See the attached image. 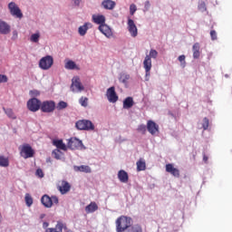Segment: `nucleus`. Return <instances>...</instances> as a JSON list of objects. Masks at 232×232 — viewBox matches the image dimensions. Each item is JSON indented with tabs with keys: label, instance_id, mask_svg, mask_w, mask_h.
I'll return each mask as SVG.
<instances>
[{
	"label": "nucleus",
	"instance_id": "obj_20",
	"mask_svg": "<svg viewBox=\"0 0 232 232\" xmlns=\"http://www.w3.org/2000/svg\"><path fill=\"white\" fill-rule=\"evenodd\" d=\"M118 179H119L120 182L126 184L128 182V180H130V176H128V172H126V170L121 169L118 172Z\"/></svg>",
	"mask_w": 232,
	"mask_h": 232
},
{
	"label": "nucleus",
	"instance_id": "obj_54",
	"mask_svg": "<svg viewBox=\"0 0 232 232\" xmlns=\"http://www.w3.org/2000/svg\"><path fill=\"white\" fill-rule=\"evenodd\" d=\"M32 93H34V95H39V92L37 91L32 92Z\"/></svg>",
	"mask_w": 232,
	"mask_h": 232
},
{
	"label": "nucleus",
	"instance_id": "obj_36",
	"mask_svg": "<svg viewBox=\"0 0 232 232\" xmlns=\"http://www.w3.org/2000/svg\"><path fill=\"white\" fill-rule=\"evenodd\" d=\"M57 110L61 111V110H66V108H68V103L66 102H63L61 101L58 104H57Z\"/></svg>",
	"mask_w": 232,
	"mask_h": 232
},
{
	"label": "nucleus",
	"instance_id": "obj_15",
	"mask_svg": "<svg viewBox=\"0 0 232 232\" xmlns=\"http://www.w3.org/2000/svg\"><path fill=\"white\" fill-rule=\"evenodd\" d=\"M147 130L150 135H155L156 133H159V125L155 123V121L150 120L147 122Z\"/></svg>",
	"mask_w": 232,
	"mask_h": 232
},
{
	"label": "nucleus",
	"instance_id": "obj_24",
	"mask_svg": "<svg viewBox=\"0 0 232 232\" xmlns=\"http://www.w3.org/2000/svg\"><path fill=\"white\" fill-rule=\"evenodd\" d=\"M53 144L57 148L56 150H62L63 151H66L68 150V147H66V144L63 142V140H54Z\"/></svg>",
	"mask_w": 232,
	"mask_h": 232
},
{
	"label": "nucleus",
	"instance_id": "obj_28",
	"mask_svg": "<svg viewBox=\"0 0 232 232\" xmlns=\"http://www.w3.org/2000/svg\"><path fill=\"white\" fill-rule=\"evenodd\" d=\"M133 104H135V102H133V98H131V97H127L123 101V108H124V110H130V108H131L133 106Z\"/></svg>",
	"mask_w": 232,
	"mask_h": 232
},
{
	"label": "nucleus",
	"instance_id": "obj_45",
	"mask_svg": "<svg viewBox=\"0 0 232 232\" xmlns=\"http://www.w3.org/2000/svg\"><path fill=\"white\" fill-rule=\"evenodd\" d=\"M2 82H8V77L5 74H0V84Z\"/></svg>",
	"mask_w": 232,
	"mask_h": 232
},
{
	"label": "nucleus",
	"instance_id": "obj_26",
	"mask_svg": "<svg viewBox=\"0 0 232 232\" xmlns=\"http://www.w3.org/2000/svg\"><path fill=\"white\" fill-rule=\"evenodd\" d=\"M74 171H81L82 173H90L92 168L88 165L74 166Z\"/></svg>",
	"mask_w": 232,
	"mask_h": 232
},
{
	"label": "nucleus",
	"instance_id": "obj_9",
	"mask_svg": "<svg viewBox=\"0 0 232 232\" xmlns=\"http://www.w3.org/2000/svg\"><path fill=\"white\" fill-rule=\"evenodd\" d=\"M27 108L30 111H39L41 110V101L32 98L27 102Z\"/></svg>",
	"mask_w": 232,
	"mask_h": 232
},
{
	"label": "nucleus",
	"instance_id": "obj_50",
	"mask_svg": "<svg viewBox=\"0 0 232 232\" xmlns=\"http://www.w3.org/2000/svg\"><path fill=\"white\" fill-rule=\"evenodd\" d=\"M13 39L14 40L17 39V31L13 32Z\"/></svg>",
	"mask_w": 232,
	"mask_h": 232
},
{
	"label": "nucleus",
	"instance_id": "obj_10",
	"mask_svg": "<svg viewBox=\"0 0 232 232\" xmlns=\"http://www.w3.org/2000/svg\"><path fill=\"white\" fill-rule=\"evenodd\" d=\"M8 8L10 10V14L18 19H23V13L17 5L14 2L9 3Z\"/></svg>",
	"mask_w": 232,
	"mask_h": 232
},
{
	"label": "nucleus",
	"instance_id": "obj_52",
	"mask_svg": "<svg viewBox=\"0 0 232 232\" xmlns=\"http://www.w3.org/2000/svg\"><path fill=\"white\" fill-rule=\"evenodd\" d=\"M64 229L65 232H72V229H68V227H66V228H63Z\"/></svg>",
	"mask_w": 232,
	"mask_h": 232
},
{
	"label": "nucleus",
	"instance_id": "obj_40",
	"mask_svg": "<svg viewBox=\"0 0 232 232\" xmlns=\"http://www.w3.org/2000/svg\"><path fill=\"white\" fill-rule=\"evenodd\" d=\"M147 128L148 127H146V125H144V124L139 125L138 131H140V133H142L144 135V134H146Z\"/></svg>",
	"mask_w": 232,
	"mask_h": 232
},
{
	"label": "nucleus",
	"instance_id": "obj_47",
	"mask_svg": "<svg viewBox=\"0 0 232 232\" xmlns=\"http://www.w3.org/2000/svg\"><path fill=\"white\" fill-rule=\"evenodd\" d=\"M150 6H151V4H150V1H146L144 5L145 10H150Z\"/></svg>",
	"mask_w": 232,
	"mask_h": 232
},
{
	"label": "nucleus",
	"instance_id": "obj_4",
	"mask_svg": "<svg viewBox=\"0 0 232 232\" xmlns=\"http://www.w3.org/2000/svg\"><path fill=\"white\" fill-rule=\"evenodd\" d=\"M41 202L44 208H52L53 204H59V198L57 196L44 195L41 198Z\"/></svg>",
	"mask_w": 232,
	"mask_h": 232
},
{
	"label": "nucleus",
	"instance_id": "obj_18",
	"mask_svg": "<svg viewBox=\"0 0 232 232\" xmlns=\"http://www.w3.org/2000/svg\"><path fill=\"white\" fill-rule=\"evenodd\" d=\"M99 30L100 32H102V34H103V35H105V37L110 38L111 37V35H113V33L111 32V28L106 25V24L100 25Z\"/></svg>",
	"mask_w": 232,
	"mask_h": 232
},
{
	"label": "nucleus",
	"instance_id": "obj_3",
	"mask_svg": "<svg viewBox=\"0 0 232 232\" xmlns=\"http://www.w3.org/2000/svg\"><path fill=\"white\" fill-rule=\"evenodd\" d=\"M77 130H83L85 131H93L95 125L90 120H80L75 124Z\"/></svg>",
	"mask_w": 232,
	"mask_h": 232
},
{
	"label": "nucleus",
	"instance_id": "obj_11",
	"mask_svg": "<svg viewBox=\"0 0 232 232\" xmlns=\"http://www.w3.org/2000/svg\"><path fill=\"white\" fill-rule=\"evenodd\" d=\"M21 155L24 159H31L34 157V149L29 144H24L21 149Z\"/></svg>",
	"mask_w": 232,
	"mask_h": 232
},
{
	"label": "nucleus",
	"instance_id": "obj_7",
	"mask_svg": "<svg viewBox=\"0 0 232 232\" xmlns=\"http://www.w3.org/2000/svg\"><path fill=\"white\" fill-rule=\"evenodd\" d=\"M71 90L76 93L84 92V85L81 82V78H79V76H74L72 79Z\"/></svg>",
	"mask_w": 232,
	"mask_h": 232
},
{
	"label": "nucleus",
	"instance_id": "obj_31",
	"mask_svg": "<svg viewBox=\"0 0 232 232\" xmlns=\"http://www.w3.org/2000/svg\"><path fill=\"white\" fill-rule=\"evenodd\" d=\"M0 166L2 168H8L10 166V161H9L8 158L0 156Z\"/></svg>",
	"mask_w": 232,
	"mask_h": 232
},
{
	"label": "nucleus",
	"instance_id": "obj_33",
	"mask_svg": "<svg viewBox=\"0 0 232 232\" xmlns=\"http://www.w3.org/2000/svg\"><path fill=\"white\" fill-rule=\"evenodd\" d=\"M4 111H5V115H7V117H9V119H13V120L17 119V116H15V113H14V111L12 109H5L4 108Z\"/></svg>",
	"mask_w": 232,
	"mask_h": 232
},
{
	"label": "nucleus",
	"instance_id": "obj_6",
	"mask_svg": "<svg viewBox=\"0 0 232 232\" xmlns=\"http://www.w3.org/2000/svg\"><path fill=\"white\" fill-rule=\"evenodd\" d=\"M67 148L70 150H86V147L82 144V140L77 138L69 139Z\"/></svg>",
	"mask_w": 232,
	"mask_h": 232
},
{
	"label": "nucleus",
	"instance_id": "obj_43",
	"mask_svg": "<svg viewBox=\"0 0 232 232\" xmlns=\"http://www.w3.org/2000/svg\"><path fill=\"white\" fill-rule=\"evenodd\" d=\"M35 175L36 177H39V179H43V177H44V172H43V169H37Z\"/></svg>",
	"mask_w": 232,
	"mask_h": 232
},
{
	"label": "nucleus",
	"instance_id": "obj_55",
	"mask_svg": "<svg viewBox=\"0 0 232 232\" xmlns=\"http://www.w3.org/2000/svg\"><path fill=\"white\" fill-rule=\"evenodd\" d=\"M44 217H45L44 214L40 215V218H41V219L44 218Z\"/></svg>",
	"mask_w": 232,
	"mask_h": 232
},
{
	"label": "nucleus",
	"instance_id": "obj_48",
	"mask_svg": "<svg viewBox=\"0 0 232 232\" xmlns=\"http://www.w3.org/2000/svg\"><path fill=\"white\" fill-rule=\"evenodd\" d=\"M127 79H130V76L127 75V76H125V78H122V76H121V77L120 78V81H121V82H123V84H124V83H126V80H127Z\"/></svg>",
	"mask_w": 232,
	"mask_h": 232
},
{
	"label": "nucleus",
	"instance_id": "obj_16",
	"mask_svg": "<svg viewBox=\"0 0 232 232\" xmlns=\"http://www.w3.org/2000/svg\"><path fill=\"white\" fill-rule=\"evenodd\" d=\"M72 189V185L66 180H62L61 185L58 186V190L62 195H66Z\"/></svg>",
	"mask_w": 232,
	"mask_h": 232
},
{
	"label": "nucleus",
	"instance_id": "obj_1",
	"mask_svg": "<svg viewBox=\"0 0 232 232\" xmlns=\"http://www.w3.org/2000/svg\"><path fill=\"white\" fill-rule=\"evenodd\" d=\"M131 218L126 216H121L116 219V231L117 232H126L130 226H131Z\"/></svg>",
	"mask_w": 232,
	"mask_h": 232
},
{
	"label": "nucleus",
	"instance_id": "obj_39",
	"mask_svg": "<svg viewBox=\"0 0 232 232\" xmlns=\"http://www.w3.org/2000/svg\"><path fill=\"white\" fill-rule=\"evenodd\" d=\"M202 128L203 130H208V128H209V119L208 118L203 119Z\"/></svg>",
	"mask_w": 232,
	"mask_h": 232
},
{
	"label": "nucleus",
	"instance_id": "obj_51",
	"mask_svg": "<svg viewBox=\"0 0 232 232\" xmlns=\"http://www.w3.org/2000/svg\"><path fill=\"white\" fill-rule=\"evenodd\" d=\"M48 226H50V225L48 224V222H44L43 227L46 228V227H48Z\"/></svg>",
	"mask_w": 232,
	"mask_h": 232
},
{
	"label": "nucleus",
	"instance_id": "obj_37",
	"mask_svg": "<svg viewBox=\"0 0 232 232\" xmlns=\"http://www.w3.org/2000/svg\"><path fill=\"white\" fill-rule=\"evenodd\" d=\"M79 103H80L81 106H82L83 108H87V107H88V98H86V97H82V98H80Z\"/></svg>",
	"mask_w": 232,
	"mask_h": 232
},
{
	"label": "nucleus",
	"instance_id": "obj_56",
	"mask_svg": "<svg viewBox=\"0 0 232 232\" xmlns=\"http://www.w3.org/2000/svg\"><path fill=\"white\" fill-rule=\"evenodd\" d=\"M0 224H1V214H0Z\"/></svg>",
	"mask_w": 232,
	"mask_h": 232
},
{
	"label": "nucleus",
	"instance_id": "obj_35",
	"mask_svg": "<svg viewBox=\"0 0 232 232\" xmlns=\"http://www.w3.org/2000/svg\"><path fill=\"white\" fill-rule=\"evenodd\" d=\"M40 37H41V34L39 33L33 34L31 35L30 41L31 43H39Z\"/></svg>",
	"mask_w": 232,
	"mask_h": 232
},
{
	"label": "nucleus",
	"instance_id": "obj_32",
	"mask_svg": "<svg viewBox=\"0 0 232 232\" xmlns=\"http://www.w3.org/2000/svg\"><path fill=\"white\" fill-rule=\"evenodd\" d=\"M65 69L66 70H75V69H77V64L75 63V62L69 60L65 63Z\"/></svg>",
	"mask_w": 232,
	"mask_h": 232
},
{
	"label": "nucleus",
	"instance_id": "obj_5",
	"mask_svg": "<svg viewBox=\"0 0 232 232\" xmlns=\"http://www.w3.org/2000/svg\"><path fill=\"white\" fill-rule=\"evenodd\" d=\"M53 66V57L51 55H46L39 61V68L41 70H50Z\"/></svg>",
	"mask_w": 232,
	"mask_h": 232
},
{
	"label": "nucleus",
	"instance_id": "obj_34",
	"mask_svg": "<svg viewBox=\"0 0 232 232\" xmlns=\"http://www.w3.org/2000/svg\"><path fill=\"white\" fill-rule=\"evenodd\" d=\"M25 204L28 208H30L32 206V204H34V198H32V196L30 194H25Z\"/></svg>",
	"mask_w": 232,
	"mask_h": 232
},
{
	"label": "nucleus",
	"instance_id": "obj_17",
	"mask_svg": "<svg viewBox=\"0 0 232 232\" xmlns=\"http://www.w3.org/2000/svg\"><path fill=\"white\" fill-rule=\"evenodd\" d=\"M63 229H66V223L58 221L55 227H49L45 230V232H63Z\"/></svg>",
	"mask_w": 232,
	"mask_h": 232
},
{
	"label": "nucleus",
	"instance_id": "obj_25",
	"mask_svg": "<svg viewBox=\"0 0 232 232\" xmlns=\"http://www.w3.org/2000/svg\"><path fill=\"white\" fill-rule=\"evenodd\" d=\"M97 209H99V206H97V203L95 202H91L87 207H85V212L87 214L95 213Z\"/></svg>",
	"mask_w": 232,
	"mask_h": 232
},
{
	"label": "nucleus",
	"instance_id": "obj_49",
	"mask_svg": "<svg viewBox=\"0 0 232 232\" xmlns=\"http://www.w3.org/2000/svg\"><path fill=\"white\" fill-rule=\"evenodd\" d=\"M75 6H79L81 5V0H72Z\"/></svg>",
	"mask_w": 232,
	"mask_h": 232
},
{
	"label": "nucleus",
	"instance_id": "obj_41",
	"mask_svg": "<svg viewBox=\"0 0 232 232\" xmlns=\"http://www.w3.org/2000/svg\"><path fill=\"white\" fill-rule=\"evenodd\" d=\"M136 12H137V5H135V4L130 5V15H134Z\"/></svg>",
	"mask_w": 232,
	"mask_h": 232
},
{
	"label": "nucleus",
	"instance_id": "obj_42",
	"mask_svg": "<svg viewBox=\"0 0 232 232\" xmlns=\"http://www.w3.org/2000/svg\"><path fill=\"white\" fill-rule=\"evenodd\" d=\"M178 60L181 63V66L184 68V66H186V55L182 54L179 56Z\"/></svg>",
	"mask_w": 232,
	"mask_h": 232
},
{
	"label": "nucleus",
	"instance_id": "obj_13",
	"mask_svg": "<svg viewBox=\"0 0 232 232\" xmlns=\"http://www.w3.org/2000/svg\"><path fill=\"white\" fill-rule=\"evenodd\" d=\"M128 31L130 32L131 37H137L139 35V30L137 29V25L135 22L131 20V18L128 19Z\"/></svg>",
	"mask_w": 232,
	"mask_h": 232
},
{
	"label": "nucleus",
	"instance_id": "obj_2",
	"mask_svg": "<svg viewBox=\"0 0 232 232\" xmlns=\"http://www.w3.org/2000/svg\"><path fill=\"white\" fill-rule=\"evenodd\" d=\"M159 53L155 49L150 51V55H147L143 61V67L145 68L146 75H150L151 71V58L157 59Z\"/></svg>",
	"mask_w": 232,
	"mask_h": 232
},
{
	"label": "nucleus",
	"instance_id": "obj_22",
	"mask_svg": "<svg viewBox=\"0 0 232 232\" xmlns=\"http://www.w3.org/2000/svg\"><path fill=\"white\" fill-rule=\"evenodd\" d=\"M116 5L115 1L112 0H103L102 3V6H103L105 10H113Z\"/></svg>",
	"mask_w": 232,
	"mask_h": 232
},
{
	"label": "nucleus",
	"instance_id": "obj_19",
	"mask_svg": "<svg viewBox=\"0 0 232 232\" xmlns=\"http://www.w3.org/2000/svg\"><path fill=\"white\" fill-rule=\"evenodd\" d=\"M92 21L95 24L102 26V24H105L106 23V16L102 14H92Z\"/></svg>",
	"mask_w": 232,
	"mask_h": 232
},
{
	"label": "nucleus",
	"instance_id": "obj_21",
	"mask_svg": "<svg viewBox=\"0 0 232 232\" xmlns=\"http://www.w3.org/2000/svg\"><path fill=\"white\" fill-rule=\"evenodd\" d=\"M92 23H85L83 25H82L78 28V34L80 35H82V37L86 35L88 30H90V28H92Z\"/></svg>",
	"mask_w": 232,
	"mask_h": 232
},
{
	"label": "nucleus",
	"instance_id": "obj_30",
	"mask_svg": "<svg viewBox=\"0 0 232 232\" xmlns=\"http://www.w3.org/2000/svg\"><path fill=\"white\" fill-rule=\"evenodd\" d=\"M137 171H144L146 169V161L140 160L136 163Z\"/></svg>",
	"mask_w": 232,
	"mask_h": 232
},
{
	"label": "nucleus",
	"instance_id": "obj_8",
	"mask_svg": "<svg viewBox=\"0 0 232 232\" xmlns=\"http://www.w3.org/2000/svg\"><path fill=\"white\" fill-rule=\"evenodd\" d=\"M40 109L44 113H52L55 111V102L45 101L41 103Z\"/></svg>",
	"mask_w": 232,
	"mask_h": 232
},
{
	"label": "nucleus",
	"instance_id": "obj_53",
	"mask_svg": "<svg viewBox=\"0 0 232 232\" xmlns=\"http://www.w3.org/2000/svg\"><path fill=\"white\" fill-rule=\"evenodd\" d=\"M203 160H204V162H208V156H204Z\"/></svg>",
	"mask_w": 232,
	"mask_h": 232
},
{
	"label": "nucleus",
	"instance_id": "obj_38",
	"mask_svg": "<svg viewBox=\"0 0 232 232\" xmlns=\"http://www.w3.org/2000/svg\"><path fill=\"white\" fill-rule=\"evenodd\" d=\"M53 155L54 156V159L59 160H61V155H63V152H61V150H59V149H56V150H53Z\"/></svg>",
	"mask_w": 232,
	"mask_h": 232
},
{
	"label": "nucleus",
	"instance_id": "obj_29",
	"mask_svg": "<svg viewBox=\"0 0 232 232\" xmlns=\"http://www.w3.org/2000/svg\"><path fill=\"white\" fill-rule=\"evenodd\" d=\"M125 232H142V227L140 225L130 226Z\"/></svg>",
	"mask_w": 232,
	"mask_h": 232
},
{
	"label": "nucleus",
	"instance_id": "obj_14",
	"mask_svg": "<svg viewBox=\"0 0 232 232\" xmlns=\"http://www.w3.org/2000/svg\"><path fill=\"white\" fill-rule=\"evenodd\" d=\"M167 173H169L172 175V177H175L176 179H179L180 177V170L173 166V164L169 163L165 167Z\"/></svg>",
	"mask_w": 232,
	"mask_h": 232
},
{
	"label": "nucleus",
	"instance_id": "obj_44",
	"mask_svg": "<svg viewBox=\"0 0 232 232\" xmlns=\"http://www.w3.org/2000/svg\"><path fill=\"white\" fill-rule=\"evenodd\" d=\"M198 10H200L201 12H206L207 8H206V3L205 2H201L198 5Z\"/></svg>",
	"mask_w": 232,
	"mask_h": 232
},
{
	"label": "nucleus",
	"instance_id": "obj_12",
	"mask_svg": "<svg viewBox=\"0 0 232 232\" xmlns=\"http://www.w3.org/2000/svg\"><path fill=\"white\" fill-rule=\"evenodd\" d=\"M106 97H107L109 102L115 103V102H117V101H119V96L117 95V92H115V88L113 86L110 87L107 90Z\"/></svg>",
	"mask_w": 232,
	"mask_h": 232
},
{
	"label": "nucleus",
	"instance_id": "obj_27",
	"mask_svg": "<svg viewBox=\"0 0 232 232\" xmlns=\"http://www.w3.org/2000/svg\"><path fill=\"white\" fill-rule=\"evenodd\" d=\"M193 57L194 59H198L200 57V44L196 43L193 44Z\"/></svg>",
	"mask_w": 232,
	"mask_h": 232
},
{
	"label": "nucleus",
	"instance_id": "obj_23",
	"mask_svg": "<svg viewBox=\"0 0 232 232\" xmlns=\"http://www.w3.org/2000/svg\"><path fill=\"white\" fill-rule=\"evenodd\" d=\"M10 33V25L6 24V22L0 21V34L2 35H8Z\"/></svg>",
	"mask_w": 232,
	"mask_h": 232
},
{
	"label": "nucleus",
	"instance_id": "obj_46",
	"mask_svg": "<svg viewBox=\"0 0 232 232\" xmlns=\"http://www.w3.org/2000/svg\"><path fill=\"white\" fill-rule=\"evenodd\" d=\"M210 37H211L212 41H216L217 32L215 30L210 31Z\"/></svg>",
	"mask_w": 232,
	"mask_h": 232
}]
</instances>
